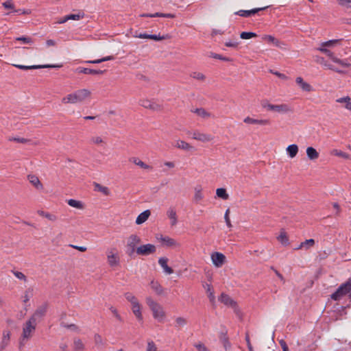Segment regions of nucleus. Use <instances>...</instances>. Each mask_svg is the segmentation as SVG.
I'll return each instance as SVG.
<instances>
[{
	"label": "nucleus",
	"mask_w": 351,
	"mask_h": 351,
	"mask_svg": "<svg viewBox=\"0 0 351 351\" xmlns=\"http://www.w3.org/2000/svg\"><path fill=\"white\" fill-rule=\"evenodd\" d=\"M341 40L334 39L320 43L317 47V50L325 54L333 62L339 64L341 67L348 68L351 66V63L349 62L347 59L341 60L337 58L332 51L333 49L341 45Z\"/></svg>",
	"instance_id": "nucleus-1"
},
{
	"label": "nucleus",
	"mask_w": 351,
	"mask_h": 351,
	"mask_svg": "<svg viewBox=\"0 0 351 351\" xmlns=\"http://www.w3.org/2000/svg\"><path fill=\"white\" fill-rule=\"evenodd\" d=\"M91 95V91L87 88L78 89L63 97L61 102L64 105L82 104L89 99Z\"/></svg>",
	"instance_id": "nucleus-2"
},
{
	"label": "nucleus",
	"mask_w": 351,
	"mask_h": 351,
	"mask_svg": "<svg viewBox=\"0 0 351 351\" xmlns=\"http://www.w3.org/2000/svg\"><path fill=\"white\" fill-rule=\"evenodd\" d=\"M145 302L152 312L153 318L158 322H165L167 313L164 307L150 296L145 298Z\"/></svg>",
	"instance_id": "nucleus-3"
},
{
	"label": "nucleus",
	"mask_w": 351,
	"mask_h": 351,
	"mask_svg": "<svg viewBox=\"0 0 351 351\" xmlns=\"http://www.w3.org/2000/svg\"><path fill=\"white\" fill-rule=\"evenodd\" d=\"M37 324V322H35L33 318H29L23 323L19 339L20 348L23 346L34 336Z\"/></svg>",
	"instance_id": "nucleus-4"
},
{
	"label": "nucleus",
	"mask_w": 351,
	"mask_h": 351,
	"mask_svg": "<svg viewBox=\"0 0 351 351\" xmlns=\"http://www.w3.org/2000/svg\"><path fill=\"white\" fill-rule=\"evenodd\" d=\"M125 300L129 302L131 311L138 322L143 320V305L138 298L131 292H126L124 294Z\"/></svg>",
	"instance_id": "nucleus-5"
},
{
	"label": "nucleus",
	"mask_w": 351,
	"mask_h": 351,
	"mask_svg": "<svg viewBox=\"0 0 351 351\" xmlns=\"http://www.w3.org/2000/svg\"><path fill=\"white\" fill-rule=\"evenodd\" d=\"M155 238L163 247L178 249L181 247L180 242L169 236L164 235L162 234H156Z\"/></svg>",
	"instance_id": "nucleus-6"
},
{
	"label": "nucleus",
	"mask_w": 351,
	"mask_h": 351,
	"mask_svg": "<svg viewBox=\"0 0 351 351\" xmlns=\"http://www.w3.org/2000/svg\"><path fill=\"white\" fill-rule=\"evenodd\" d=\"M263 108L267 110L276 112L280 114H287L293 112L292 108L286 104H271L268 101H263L261 104Z\"/></svg>",
	"instance_id": "nucleus-7"
},
{
	"label": "nucleus",
	"mask_w": 351,
	"mask_h": 351,
	"mask_svg": "<svg viewBox=\"0 0 351 351\" xmlns=\"http://www.w3.org/2000/svg\"><path fill=\"white\" fill-rule=\"evenodd\" d=\"M106 258L107 263L110 267L116 268L120 265V256L116 247H110L107 250Z\"/></svg>",
	"instance_id": "nucleus-8"
},
{
	"label": "nucleus",
	"mask_w": 351,
	"mask_h": 351,
	"mask_svg": "<svg viewBox=\"0 0 351 351\" xmlns=\"http://www.w3.org/2000/svg\"><path fill=\"white\" fill-rule=\"evenodd\" d=\"M351 291V280L342 284L337 290L331 295V298L334 300H339L343 296L348 293Z\"/></svg>",
	"instance_id": "nucleus-9"
},
{
	"label": "nucleus",
	"mask_w": 351,
	"mask_h": 351,
	"mask_svg": "<svg viewBox=\"0 0 351 351\" xmlns=\"http://www.w3.org/2000/svg\"><path fill=\"white\" fill-rule=\"evenodd\" d=\"M141 238L135 234H131L128 237L126 247L130 255L136 252V250L138 247L137 245L141 243Z\"/></svg>",
	"instance_id": "nucleus-10"
},
{
	"label": "nucleus",
	"mask_w": 351,
	"mask_h": 351,
	"mask_svg": "<svg viewBox=\"0 0 351 351\" xmlns=\"http://www.w3.org/2000/svg\"><path fill=\"white\" fill-rule=\"evenodd\" d=\"M210 259L213 265L217 268L221 267L226 262V256L218 252H212L210 254Z\"/></svg>",
	"instance_id": "nucleus-11"
},
{
	"label": "nucleus",
	"mask_w": 351,
	"mask_h": 351,
	"mask_svg": "<svg viewBox=\"0 0 351 351\" xmlns=\"http://www.w3.org/2000/svg\"><path fill=\"white\" fill-rule=\"evenodd\" d=\"M156 247L153 244H145L138 246L136 250V253L141 256H148L155 253Z\"/></svg>",
	"instance_id": "nucleus-12"
},
{
	"label": "nucleus",
	"mask_w": 351,
	"mask_h": 351,
	"mask_svg": "<svg viewBox=\"0 0 351 351\" xmlns=\"http://www.w3.org/2000/svg\"><path fill=\"white\" fill-rule=\"evenodd\" d=\"M192 138L195 140L199 141L202 143H208L213 140L214 137L213 135L202 132L199 130H195L191 133Z\"/></svg>",
	"instance_id": "nucleus-13"
},
{
	"label": "nucleus",
	"mask_w": 351,
	"mask_h": 351,
	"mask_svg": "<svg viewBox=\"0 0 351 351\" xmlns=\"http://www.w3.org/2000/svg\"><path fill=\"white\" fill-rule=\"evenodd\" d=\"M139 104L145 108L154 111H159L162 110V105L157 103L154 100H149L148 99H142L139 101Z\"/></svg>",
	"instance_id": "nucleus-14"
},
{
	"label": "nucleus",
	"mask_w": 351,
	"mask_h": 351,
	"mask_svg": "<svg viewBox=\"0 0 351 351\" xmlns=\"http://www.w3.org/2000/svg\"><path fill=\"white\" fill-rule=\"evenodd\" d=\"M134 38H138L142 39H152L156 41H160L162 40L169 39L171 38V36L169 34L165 35H156V34H148L146 33H140L137 34L136 33L134 36Z\"/></svg>",
	"instance_id": "nucleus-15"
},
{
	"label": "nucleus",
	"mask_w": 351,
	"mask_h": 351,
	"mask_svg": "<svg viewBox=\"0 0 351 351\" xmlns=\"http://www.w3.org/2000/svg\"><path fill=\"white\" fill-rule=\"evenodd\" d=\"M47 310V304H43L39 306L29 318H33L35 322H38L45 316Z\"/></svg>",
	"instance_id": "nucleus-16"
},
{
	"label": "nucleus",
	"mask_w": 351,
	"mask_h": 351,
	"mask_svg": "<svg viewBox=\"0 0 351 351\" xmlns=\"http://www.w3.org/2000/svg\"><path fill=\"white\" fill-rule=\"evenodd\" d=\"M219 301L226 306L231 307L236 313H238V306L237 302L233 300L229 295L222 293L219 298Z\"/></svg>",
	"instance_id": "nucleus-17"
},
{
	"label": "nucleus",
	"mask_w": 351,
	"mask_h": 351,
	"mask_svg": "<svg viewBox=\"0 0 351 351\" xmlns=\"http://www.w3.org/2000/svg\"><path fill=\"white\" fill-rule=\"evenodd\" d=\"M243 122L250 125H268L270 124L269 119H257L250 117H246L243 119Z\"/></svg>",
	"instance_id": "nucleus-18"
},
{
	"label": "nucleus",
	"mask_w": 351,
	"mask_h": 351,
	"mask_svg": "<svg viewBox=\"0 0 351 351\" xmlns=\"http://www.w3.org/2000/svg\"><path fill=\"white\" fill-rule=\"evenodd\" d=\"M295 82L302 91L309 93L313 90V86L308 82H305L302 77H297Z\"/></svg>",
	"instance_id": "nucleus-19"
},
{
	"label": "nucleus",
	"mask_w": 351,
	"mask_h": 351,
	"mask_svg": "<svg viewBox=\"0 0 351 351\" xmlns=\"http://www.w3.org/2000/svg\"><path fill=\"white\" fill-rule=\"evenodd\" d=\"M14 66L18 69L22 70H29V69H43V68H56L59 67L60 66L53 65V64H44V65H32V66H25L21 64H14Z\"/></svg>",
	"instance_id": "nucleus-20"
},
{
	"label": "nucleus",
	"mask_w": 351,
	"mask_h": 351,
	"mask_svg": "<svg viewBox=\"0 0 351 351\" xmlns=\"http://www.w3.org/2000/svg\"><path fill=\"white\" fill-rule=\"evenodd\" d=\"M167 216L170 221V225L173 227L178 223V216L174 208H169L167 210Z\"/></svg>",
	"instance_id": "nucleus-21"
},
{
	"label": "nucleus",
	"mask_w": 351,
	"mask_h": 351,
	"mask_svg": "<svg viewBox=\"0 0 351 351\" xmlns=\"http://www.w3.org/2000/svg\"><path fill=\"white\" fill-rule=\"evenodd\" d=\"M174 146L178 149H182L184 151H187V152L191 151L194 149L193 147L191 144H189V143H187L183 140H180V139H178L175 141Z\"/></svg>",
	"instance_id": "nucleus-22"
},
{
	"label": "nucleus",
	"mask_w": 351,
	"mask_h": 351,
	"mask_svg": "<svg viewBox=\"0 0 351 351\" xmlns=\"http://www.w3.org/2000/svg\"><path fill=\"white\" fill-rule=\"evenodd\" d=\"M267 8V7L258 8H254V9H252V10H241L236 12L235 14H237L239 16H243V17H247V16H250L252 14H254L257 13L258 12H259L261 10H265Z\"/></svg>",
	"instance_id": "nucleus-23"
},
{
	"label": "nucleus",
	"mask_w": 351,
	"mask_h": 351,
	"mask_svg": "<svg viewBox=\"0 0 351 351\" xmlns=\"http://www.w3.org/2000/svg\"><path fill=\"white\" fill-rule=\"evenodd\" d=\"M27 179L29 182L37 189V190H43V185L40 181L38 176L35 175H29L27 176Z\"/></svg>",
	"instance_id": "nucleus-24"
},
{
	"label": "nucleus",
	"mask_w": 351,
	"mask_h": 351,
	"mask_svg": "<svg viewBox=\"0 0 351 351\" xmlns=\"http://www.w3.org/2000/svg\"><path fill=\"white\" fill-rule=\"evenodd\" d=\"M299 152V147L296 144H291L287 147L286 153L290 158H294Z\"/></svg>",
	"instance_id": "nucleus-25"
},
{
	"label": "nucleus",
	"mask_w": 351,
	"mask_h": 351,
	"mask_svg": "<svg viewBox=\"0 0 351 351\" xmlns=\"http://www.w3.org/2000/svg\"><path fill=\"white\" fill-rule=\"evenodd\" d=\"M168 258L166 257H161L158 259V264L162 268L164 272L167 274H171L173 270L167 265Z\"/></svg>",
	"instance_id": "nucleus-26"
},
{
	"label": "nucleus",
	"mask_w": 351,
	"mask_h": 351,
	"mask_svg": "<svg viewBox=\"0 0 351 351\" xmlns=\"http://www.w3.org/2000/svg\"><path fill=\"white\" fill-rule=\"evenodd\" d=\"M37 213L40 217L48 219L49 221L55 222L58 220V216L54 213L46 212L42 210H38Z\"/></svg>",
	"instance_id": "nucleus-27"
},
{
	"label": "nucleus",
	"mask_w": 351,
	"mask_h": 351,
	"mask_svg": "<svg viewBox=\"0 0 351 351\" xmlns=\"http://www.w3.org/2000/svg\"><path fill=\"white\" fill-rule=\"evenodd\" d=\"M306 153L307 158L310 160H315L319 156L318 152L313 147H308L306 149Z\"/></svg>",
	"instance_id": "nucleus-28"
},
{
	"label": "nucleus",
	"mask_w": 351,
	"mask_h": 351,
	"mask_svg": "<svg viewBox=\"0 0 351 351\" xmlns=\"http://www.w3.org/2000/svg\"><path fill=\"white\" fill-rule=\"evenodd\" d=\"M315 240L313 239H307L304 242H302L300 245L295 248V250H308L313 247L315 245Z\"/></svg>",
	"instance_id": "nucleus-29"
},
{
	"label": "nucleus",
	"mask_w": 351,
	"mask_h": 351,
	"mask_svg": "<svg viewBox=\"0 0 351 351\" xmlns=\"http://www.w3.org/2000/svg\"><path fill=\"white\" fill-rule=\"evenodd\" d=\"M151 213L149 210H146L144 212L141 213L136 219V223L137 225H141L145 222L149 217L150 216Z\"/></svg>",
	"instance_id": "nucleus-30"
},
{
	"label": "nucleus",
	"mask_w": 351,
	"mask_h": 351,
	"mask_svg": "<svg viewBox=\"0 0 351 351\" xmlns=\"http://www.w3.org/2000/svg\"><path fill=\"white\" fill-rule=\"evenodd\" d=\"M93 186H94L95 191L100 192L102 194H104V195L108 196V195H110V191L107 186H103L97 182H94Z\"/></svg>",
	"instance_id": "nucleus-31"
},
{
	"label": "nucleus",
	"mask_w": 351,
	"mask_h": 351,
	"mask_svg": "<svg viewBox=\"0 0 351 351\" xmlns=\"http://www.w3.org/2000/svg\"><path fill=\"white\" fill-rule=\"evenodd\" d=\"M316 62L322 65H323L324 67H326L328 69L332 70L334 71H336L337 73H341V71L337 68L334 67L332 64L327 63V62L324 60V58L322 57H317Z\"/></svg>",
	"instance_id": "nucleus-32"
},
{
	"label": "nucleus",
	"mask_w": 351,
	"mask_h": 351,
	"mask_svg": "<svg viewBox=\"0 0 351 351\" xmlns=\"http://www.w3.org/2000/svg\"><path fill=\"white\" fill-rule=\"evenodd\" d=\"M330 154L332 156H338V157H340V158H342L343 159H346V160H350L351 159V157L350 156L344 152H342L341 150L340 149H333L330 151Z\"/></svg>",
	"instance_id": "nucleus-33"
},
{
	"label": "nucleus",
	"mask_w": 351,
	"mask_h": 351,
	"mask_svg": "<svg viewBox=\"0 0 351 351\" xmlns=\"http://www.w3.org/2000/svg\"><path fill=\"white\" fill-rule=\"evenodd\" d=\"M192 112L196 114L199 117L205 119H208L211 117V114L204 108H196L195 110H192Z\"/></svg>",
	"instance_id": "nucleus-34"
},
{
	"label": "nucleus",
	"mask_w": 351,
	"mask_h": 351,
	"mask_svg": "<svg viewBox=\"0 0 351 351\" xmlns=\"http://www.w3.org/2000/svg\"><path fill=\"white\" fill-rule=\"evenodd\" d=\"M67 203L70 206L75 208L79 210H83L84 208V203L79 200L70 199L67 200Z\"/></svg>",
	"instance_id": "nucleus-35"
},
{
	"label": "nucleus",
	"mask_w": 351,
	"mask_h": 351,
	"mask_svg": "<svg viewBox=\"0 0 351 351\" xmlns=\"http://www.w3.org/2000/svg\"><path fill=\"white\" fill-rule=\"evenodd\" d=\"M11 332L9 330H4L2 334V340L1 343V346L2 348H5L10 341Z\"/></svg>",
	"instance_id": "nucleus-36"
},
{
	"label": "nucleus",
	"mask_w": 351,
	"mask_h": 351,
	"mask_svg": "<svg viewBox=\"0 0 351 351\" xmlns=\"http://www.w3.org/2000/svg\"><path fill=\"white\" fill-rule=\"evenodd\" d=\"M204 288L206 289L208 297L212 303H215V292L214 290L210 284H206L204 286Z\"/></svg>",
	"instance_id": "nucleus-37"
},
{
	"label": "nucleus",
	"mask_w": 351,
	"mask_h": 351,
	"mask_svg": "<svg viewBox=\"0 0 351 351\" xmlns=\"http://www.w3.org/2000/svg\"><path fill=\"white\" fill-rule=\"evenodd\" d=\"M130 161L132 162V163L139 166L142 169H152V167L149 165H148L146 163H145L144 162H143L138 158H136V157L131 158L130 159Z\"/></svg>",
	"instance_id": "nucleus-38"
},
{
	"label": "nucleus",
	"mask_w": 351,
	"mask_h": 351,
	"mask_svg": "<svg viewBox=\"0 0 351 351\" xmlns=\"http://www.w3.org/2000/svg\"><path fill=\"white\" fill-rule=\"evenodd\" d=\"M90 142L95 145L104 146L106 145V141L104 138L97 135L93 136L90 139Z\"/></svg>",
	"instance_id": "nucleus-39"
},
{
	"label": "nucleus",
	"mask_w": 351,
	"mask_h": 351,
	"mask_svg": "<svg viewBox=\"0 0 351 351\" xmlns=\"http://www.w3.org/2000/svg\"><path fill=\"white\" fill-rule=\"evenodd\" d=\"M204 196L202 194V188L200 186H197L194 189V201L199 202L203 199Z\"/></svg>",
	"instance_id": "nucleus-40"
},
{
	"label": "nucleus",
	"mask_w": 351,
	"mask_h": 351,
	"mask_svg": "<svg viewBox=\"0 0 351 351\" xmlns=\"http://www.w3.org/2000/svg\"><path fill=\"white\" fill-rule=\"evenodd\" d=\"M152 289L158 295H161L163 293V289L162 286L156 281L152 280L150 282Z\"/></svg>",
	"instance_id": "nucleus-41"
},
{
	"label": "nucleus",
	"mask_w": 351,
	"mask_h": 351,
	"mask_svg": "<svg viewBox=\"0 0 351 351\" xmlns=\"http://www.w3.org/2000/svg\"><path fill=\"white\" fill-rule=\"evenodd\" d=\"M79 73H82L84 74H90V75H100L104 73V71L101 70H95L88 68L80 69L78 71Z\"/></svg>",
	"instance_id": "nucleus-42"
},
{
	"label": "nucleus",
	"mask_w": 351,
	"mask_h": 351,
	"mask_svg": "<svg viewBox=\"0 0 351 351\" xmlns=\"http://www.w3.org/2000/svg\"><path fill=\"white\" fill-rule=\"evenodd\" d=\"M262 39L265 41L273 43L276 47L280 46V42L271 35H264Z\"/></svg>",
	"instance_id": "nucleus-43"
},
{
	"label": "nucleus",
	"mask_w": 351,
	"mask_h": 351,
	"mask_svg": "<svg viewBox=\"0 0 351 351\" xmlns=\"http://www.w3.org/2000/svg\"><path fill=\"white\" fill-rule=\"evenodd\" d=\"M33 295V289L31 288L27 289L24 292L23 295H22V302L24 304H27V303L29 301L30 298L32 297Z\"/></svg>",
	"instance_id": "nucleus-44"
},
{
	"label": "nucleus",
	"mask_w": 351,
	"mask_h": 351,
	"mask_svg": "<svg viewBox=\"0 0 351 351\" xmlns=\"http://www.w3.org/2000/svg\"><path fill=\"white\" fill-rule=\"evenodd\" d=\"M277 239L278 241L280 242L283 245H287L289 244V238L287 233L284 230H282L280 232V234Z\"/></svg>",
	"instance_id": "nucleus-45"
},
{
	"label": "nucleus",
	"mask_w": 351,
	"mask_h": 351,
	"mask_svg": "<svg viewBox=\"0 0 351 351\" xmlns=\"http://www.w3.org/2000/svg\"><path fill=\"white\" fill-rule=\"evenodd\" d=\"M216 195L218 197L225 200L229 198V195L227 193L226 190L223 188L217 189L216 190Z\"/></svg>",
	"instance_id": "nucleus-46"
},
{
	"label": "nucleus",
	"mask_w": 351,
	"mask_h": 351,
	"mask_svg": "<svg viewBox=\"0 0 351 351\" xmlns=\"http://www.w3.org/2000/svg\"><path fill=\"white\" fill-rule=\"evenodd\" d=\"M73 348L75 351H82L84 349V344L80 339H75Z\"/></svg>",
	"instance_id": "nucleus-47"
},
{
	"label": "nucleus",
	"mask_w": 351,
	"mask_h": 351,
	"mask_svg": "<svg viewBox=\"0 0 351 351\" xmlns=\"http://www.w3.org/2000/svg\"><path fill=\"white\" fill-rule=\"evenodd\" d=\"M351 98L349 96H345L336 99V102L343 105V107L347 110L348 104L350 101Z\"/></svg>",
	"instance_id": "nucleus-48"
},
{
	"label": "nucleus",
	"mask_w": 351,
	"mask_h": 351,
	"mask_svg": "<svg viewBox=\"0 0 351 351\" xmlns=\"http://www.w3.org/2000/svg\"><path fill=\"white\" fill-rule=\"evenodd\" d=\"M191 77L196 80L204 82L206 80V75L201 72L194 71L191 73Z\"/></svg>",
	"instance_id": "nucleus-49"
},
{
	"label": "nucleus",
	"mask_w": 351,
	"mask_h": 351,
	"mask_svg": "<svg viewBox=\"0 0 351 351\" xmlns=\"http://www.w3.org/2000/svg\"><path fill=\"white\" fill-rule=\"evenodd\" d=\"M94 341L96 346L102 347L105 345V341L102 338V337L99 334H95L94 335Z\"/></svg>",
	"instance_id": "nucleus-50"
},
{
	"label": "nucleus",
	"mask_w": 351,
	"mask_h": 351,
	"mask_svg": "<svg viewBox=\"0 0 351 351\" xmlns=\"http://www.w3.org/2000/svg\"><path fill=\"white\" fill-rule=\"evenodd\" d=\"M338 4L348 10H351V0H336Z\"/></svg>",
	"instance_id": "nucleus-51"
},
{
	"label": "nucleus",
	"mask_w": 351,
	"mask_h": 351,
	"mask_svg": "<svg viewBox=\"0 0 351 351\" xmlns=\"http://www.w3.org/2000/svg\"><path fill=\"white\" fill-rule=\"evenodd\" d=\"M257 35L254 32H243L240 34V37L242 39H250L252 38L256 37Z\"/></svg>",
	"instance_id": "nucleus-52"
},
{
	"label": "nucleus",
	"mask_w": 351,
	"mask_h": 351,
	"mask_svg": "<svg viewBox=\"0 0 351 351\" xmlns=\"http://www.w3.org/2000/svg\"><path fill=\"white\" fill-rule=\"evenodd\" d=\"M9 141H15L19 143H27L29 142V140L25 138H21V137H10L8 138Z\"/></svg>",
	"instance_id": "nucleus-53"
},
{
	"label": "nucleus",
	"mask_w": 351,
	"mask_h": 351,
	"mask_svg": "<svg viewBox=\"0 0 351 351\" xmlns=\"http://www.w3.org/2000/svg\"><path fill=\"white\" fill-rule=\"evenodd\" d=\"M208 56L210 58H215V59L221 60H223V61H230V59L228 58L223 57L221 55H219V54H217V53H213V52H210Z\"/></svg>",
	"instance_id": "nucleus-54"
},
{
	"label": "nucleus",
	"mask_w": 351,
	"mask_h": 351,
	"mask_svg": "<svg viewBox=\"0 0 351 351\" xmlns=\"http://www.w3.org/2000/svg\"><path fill=\"white\" fill-rule=\"evenodd\" d=\"M186 322V319L182 317H177L176 319V326L180 327L185 326Z\"/></svg>",
	"instance_id": "nucleus-55"
},
{
	"label": "nucleus",
	"mask_w": 351,
	"mask_h": 351,
	"mask_svg": "<svg viewBox=\"0 0 351 351\" xmlns=\"http://www.w3.org/2000/svg\"><path fill=\"white\" fill-rule=\"evenodd\" d=\"M13 274L16 278L19 280H23L24 282L27 281V277L21 271H13Z\"/></svg>",
	"instance_id": "nucleus-56"
},
{
	"label": "nucleus",
	"mask_w": 351,
	"mask_h": 351,
	"mask_svg": "<svg viewBox=\"0 0 351 351\" xmlns=\"http://www.w3.org/2000/svg\"><path fill=\"white\" fill-rule=\"evenodd\" d=\"M16 40H19V41H22V42H23L25 44H32L33 43L32 39L31 38H29V37H25V36L17 37L16 38Z\"/></svg>",
	"instance_id": "nucleus-57"
},
{
	"label": "nucleus",
	"mask_w": 351,
	"mask_h": 351,
	"mask_svg": "<svg viewBox=\"0 0 351 351\" xmlns=\"http://www.w3.org/2000/svg\"><path fill=\"white\" fill-rule=\"evenodd\" d=\"M194 346L197 351H210L208 348L202 343H195Z\"/></svg>",
	"instance_id": "nucleus-58"
},
{
	"label": "nucleus",
	"mask_w": 351,
	"mask_h": 351,
	"mask_svg": "<svg viewBox=\"0 0 351 351\" xmlns=\"http://www.w3.org/2000/svg\"><path fill=\"white\" fill-rule=\"evenodd\" d=\"M82 18H83V14H72L67 15V19H69V20L78 21Z\"/></svg>",
	"instance_id": "nucleus-59"
},
{
	"label": "nucleus",
	"mask_w": 351,
	"mask_h": 351,
	"mask_svg": "<svg viewBox=\"0 0 351 351\" xmlns=\"http://www.w3.org/2000/svg\"><path fill=\"white\" fill-rule=\"evenodd\" d=\"M229 213H230V209H227L225 213V215H224V219H225V221L226 223L227 226L228 228H231L232 223H231V221H230V219L229 217Z\"/></svg>",
	"instance_id": "nucleus-60"
},
{
	"label": "nucleus",
	"mask_w": 351,
	"mask_h": 351,
	"mask_svg": "<svg viewBox=\"0 0 351 351\" xmlns=\"http://www.w3.org/2000/svg\"><path fill=\"white\" fill-rule=\"evenodd\" d=\"M110 311L118 320L121 321V317L116 308L111 306Z\"/></svg>",
	"instance_id": "nucleus-61"
},
{
	"label": "nucleus",
	"mask_w": 351,
	"mask_h": 351,
	"mask_svg": "<svg viewBox=\"0 0 351 351\" xmlns=\"http://www.w3.org/2000/svg\"><path fill=\"white\" fill-rule=\"evenodd\" d=\"M3 6L6 9H13L14 5L12 0H7L2 3Z\"/></svg>",
	"instance_id": "nucleus-62"
},
{
	"label": "nucleus",
	"mask_w": 351,
	"mask_h": 351,
	"mask_svg": "<svg viewBox=\"0 0 351 351\" xmlns=\"http://www.w3.org/2000/svg\"><path fill=\"white\" fill-rule=\"evenodd\" d=\"M225 45L228 47L237 48L239 45V43L237 41L229 40L226 42Z\"/></svg>",
	"instance_id": "nucleus-63"
},
{
	"label": "nucleus",
	"mask_w": 351,
	"mask_h": 351,
	"mask_svg": "<svg viewBox=\"0 0 351 351\" xmlns=\"http://www.w3.org/2000/svg\"><path fill=\"white\" fill-rule=\"evenodd\" d=\"M69 246L71 247L72 248L76 249L82 252H86L87 250V248L84 246H77V245H71V244L69 245Z\"/></svg>",
	"instance_id": "nucleus-64"
}]
</instances>
